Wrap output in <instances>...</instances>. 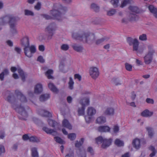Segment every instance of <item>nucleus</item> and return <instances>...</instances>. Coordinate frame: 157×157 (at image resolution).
<instances>
[{
  "mask_svg": "<svg viewBox=\"0 0 157 157\" xmlns=\"http://www.w3.org/2000/svg\"><path fill=\"white\" fill-rule=\"evenodd\" d=\"M9 74V70L7 69H4L0 74V79L2 81L4 80V76L8 75Z\"/></svg>",
  "mask_w": 157,
  "mask_h": 157,
  "instance_id": "obj_28",
  "label": "nucleus"
},
{
  "mask_svg": "<svg viewBox=\"0 0 157 157\" xmlns=\"http://www.w3.org/2000/svg\"><path fill=\"white\" fill-rule=\"evenodd\" d=\"M110 128L107 126H101L98 127V130L100 132H109Z\"/></svg>",
  "mask_w": 157,
  "mask_h": 157,
  "instance_id": "obj_18",
  "label": "nucleus"
},
{
  "mask_svg": "<svg viewBox=\"0 0 157 157\" xmlns=\"http://www.w3.org/2000/svg\"><path fill=\"white\" fill-rule=\"evenodd\" d=\"M128 9L131 12L136 13H138L140 12V9L136 6H130L129 7Z\"/></svg>",
  "mask_w": 157,
  "mask_h": 157,
  "instance_id": "obj_21",
  "label": "nucleus"
},
{
  "mask_svg": "<svg viewBox=\"0 0 157 157\" xmlns=\"http://www.w3.org/2000/svg\"><path fill=\"white\" fill-rule=\"evenodd\" d=\"M38 111L39 113L42 116L48 117H52L51 113L46 110L40 109L38 110Z\"/></svg>",
  "mask_w": 157,
  "mask_h": 157,
  "instance_id": "obj_15",
  "label": "nucleus"
},
{
  "mask_svg": "<svg viewBox=\"0 0 157 157\" xmlns=\"http://www.w3.org/2000/svg\"><path fill=\"white\" fill-rule=\"evenodd\" d=\"M5 152V149L4 146L2 145H0V155Z\"/></svg>",
  "mask_w": 157,
  "mask_h": 157,
  "instance_id": "obj_58",
  "label": "nucleus"
},
{
  "mask_svg": "<svg viewBox=\"0 0 157 157\" xmlns=\"http://www.w3.org/2000/svg\"><path fill=\"white\" fill-rule=\"evenodd\" d=\"M127 41L130 46L133 45L132 50L133 51H135L137 54L143 53L144 48L143 47H139V42L137 39L128 37L127 38Z\"/></svg>",
  "mask_w": 157,
  "mask_h": 157,
  "instance_id": "obj_4",
  "label": "nucleus"
},
{
  "mask_svg": "<svg viewBox=\"0 0 157 157\" xmlns=\"http://www.w3.org/2000/svg\"><path fill=\"white\" fill-rule=\"evenodd\" d=\"M71 47L75 51L79 52H82L83 49V48L82 45L77 44H73Z\"/></svg>",
  "mask_w": 157,
  "mask_h": 157,
  "instance_id": "obj_14",
  "label": "nucleus"
},
{
  "mask_svg": "<svg viewBox=\"0 0 157 157\" xmlns=\"http://www.w3.org/2000/svg\"><path fill=\"white\" fill-rule=\"evenodd\" d=\"M60 48L62 50L66 51L68 49L69 46L67 44H63L61 46Z\"/></svg>",
  "mask_w": 157,
  "mask_h": 157,
  "instance_id": "obj_55",
  "label": "nucleus"
},
{
  "mask_svg": "<svg viewBox=\"0 0 157 157\" xmlns=\"http://www.w3.org/2000/svg\"><path fill=\"white\" fill-rule=\"evenodd\" d=\"M17 71L19 75L21 77L22 80L25 81V74L21 68L17 69Z\"/></svg>",
  "mask_w": 157,
  "mask_h": 157,
  "instance_id": "obj_31",
  "label": "nucleus"
},
{
  "mask_svg": "<svg viewBox=\"0 0 157 157\" xmlns=\"http://www.w3.org/2000/svg\"><path fill=\"white\" fill-rule=\"evenodd\" d=\"M132 144L133 147L136 149H138L140 147V141L139 139H136L133 140Z\"/></svg>",
  "mask_w": 157,
  "mask_h": 157,
  "instance_id": "obj_20",
  "label": "nucleus"
},
{
  "mask_svg": "<svg viewBox=\"0 0 157 157\" xmlns=\"http://www.w3.org/2000/svg\"><path fill=\"white\" fill-rule=\"evenodd\" d=\"M74 153L73 151H70L69 153L67 154L65 157H74Z\"/></svg>",
  "mask_w": 157,
  "mask_h": 157,
  "instance_id": "obj_61",
  "label": "nucleus"
},
{
  "mask_svg": "<svg viewBox=\"0 0 157 157\" xmlns=\"http://www.w3.org/2000/svg\"><path fill=\"white\" fill-rule=\"evenodd\" d=\"M149 149L152 152L150 155V157H153L155 155L156 152L155 148L151 146L149 147Z\"/></svg>",
  "mask_w": 157,
  "mask_h": 157,
  "instance_id": "obj_42",
  "label": "nucleus"
},
{
  "mask_svg": "<svg viewBox=\"0 0 157 157\" xmlns=\"http://www.w3.org/2000/svg\"><path fill=\"white\" fill-rule=\"evenodd\" d=\"M112 140L111 138L107 139L104 138L101 147L103 149H105L109 146L111 144Z\"/></svg>",
  "mask_w": 157,
  "mask_h": 157,
  "instance_id": "obj_10",
  "label": "nucleus"
},
{
  "mask_svg": "<svg viewBox=\"0 0 157 157\" xmlns=\"http://www.w3.org/2000/svg\"><path fill=\"white\" fill-rule=\"evenodd\" d=\"M68 84L69 89L71 90L73 89V85L74 84V82L71 77H70L69 78V81Z\"/></svg>",
  "mask_w": 157,
  "mask_h": 157,
  "instance_id": "obj_50",
  "label": "nucleus"
},
{
  "mask_svg": "<svg viewBox=\"0 0 157 157\" xmlns=\"http://www.w3.org/2000/svg\"><path fill=\"white\" fill-rule=\"evenodd\" d=\"M139 39L140 40L142 41L146 40L147 39L146 34H143L142 35H140L139 36Z\"/></svg>",
  "mask_w": 157,
  "mask_h": 157,
  "instance_id": "obj_56",
  "label": "nucleus"
},
{
  "mask_svg": "<svg viewBox=\"0 0 157 157\" xmlns=\"http://www.w3.org/2000/svg\"><path fill=\"white\" fill-rule=\"evenodd\" d=\"M113 132L115 133H117L119 130V127L117 125H115L113 128Z\"/></svg>",
  "mask_w": 157,
  "mask_h": 157,
  "instance_id": "obj_64",
  "label": "nucleus"
},
{
  "mask_svg": "<svg viewBox=\"0 0 157 157\" xmlns=\"http://www.w3.org/2000/svg\"><path fill=\"white\" fill-rule=\"evenodd\" d=\"M89 99L88 98H84L81 100L80 101V103L82 106L85 107L86 106L88 105L89 104Z\"/></svg>",
  "mask_w": 157,
  "mask_h": 157,
  "instance_id": "obj_23",
  "label": "nucleus"
},
{
  "mask_svg": "<svg viewBox=\"0 0 157 157\" xmlns=\"http://www.w3.org/2000/svg\"><path fill=\"white\" fill-rule=\"evenodd\" d=\"M129 19L130 21H136L138 20L139 17L136 14L130 13L129 15Z\"/></svg>",
  "mask_w": 157,
  "mask_h": 157,
  "instance_id": "obj_25",
  "label": "nucleus"
},
{
  "mask_svg": "<svg viewBox=\"0 0 157 157\" xmlns=\"http://www.w3.org/2000/svg\"><path fill=\"white\" fill-rule=\"evenodd\" d=\"M111 82L116 85L121 84V82L118 78H115L112 79Z\"/></svg>",
  "mask_w": 157,
  "mask_h": 157,
  "instance_id": "obj_46",
  "label": "nucleus"
},
{
  "mask_svg": "<svg viewBox=\"0 0 157 157\" xmlns=\"http://www.w3.org/2000/svg\"><path fill=\"white\" fill-rule=\"evenodd\" d=\"M41 3L40 2H38L36 5L34 6L35 9L37 10H39L41 8Z\"/></svg>",
  "mask_w": 157,
  "mask_h": 157,
  "instance_id": "obj_59",
  "label": "nucleus"
},
{
  "mask_svg": "<svg viewBox=\"0 0 157 157\" xmlns=\"http://www.w3.org/2000/svg\"><path fill=\"white\" fill-rule=\"evenodd\" d=\"M29 140L30 142H38L40 141L39 139L37 137L34 136L30 137Z\"/></svg>",
  "mask_w": 157,
  "mask_h": 157,
  "instance_id": "obj_48",
  "label": "nucleus"
},
{
  "mask_svg": "<svg viewBox=\"0 0 157 157\" xmlns=\"http://www.w3.org/2000/svg\"><path fill=\"white\" fill-rule=\"evenodd\" d=\"M67 10L66 7H63L61 5H59L57 10L53 9L50 11V14L51 16L47 14H43L41 15L47 20L54 19L61 20L62 19L63 15Z\"/></svg>",
  "mask_w": 157,
  "mask_h": 157,
  "instance_id": "obj_3",
  "label": "nucleus"
},
{
  "mask_svg": "<svg viewBox=\"0 0 157 157\" xmlns=\"http://www.w3.org/2000/svg\"><path fill=\"white\" fill-rule=\"evenodd\" d=\"M148 8L150 12L153 13L155 17L157 18V8L152 5H150Z\"/></svg>",
  "mask_w": 157,
  "mask_h": 157,
  "instance_id": "obj_19",
  "label": "nucleus"
},
{
  "mask_svg": "<svg viewBox=\"0 0 157 157\" xmlns=\"http://www.w3.org/2000/svg\"><path fill=\"white\" fill-rule=\"evenodd\" d=\"M91 8L96 12H98L99 11V6H97V5L95 4H92L91 6Z\"/></svg>",
  "mask_w": 157,
  "mask_h": 157,
  "instance_id": "obj_45",
  "label": "nucleus"
},
{
  "mask_svg": "<svg viewBox=\"0 0 157 157\" xmlns=\"http://www.w3.org/2000/svg\"><path fill=\"white\" fill-rule=\"evenodd\" d=\"M118 2L119 0H111L110 1L111 3L115 8L117 7Z\"/></svg>",
  "mask_w": 157,
  "mask_h": 157,
  "instance_id": "obj_53",
  "label": "nucleus"
},
{
  "mask_svg": "<svg viewBox=\"0 0 157 157\" xmlns=\"http://www.w3.org/2000/svg\"><path fill=\"white\" fill-rule=\"evenodd\" d=\"M37 61L41 63H43L44 62V60L43 59V57L41 56H39L37 58Z\"/></svg>",
  "mask_w": 157,
  "mask_h": 157,
  "instance_id": "obj_63",
  "label": "nucleus"
},
{
  "mask_svg": "<svg viewBox=\"0 0 157 157\" xmlns=\"http://www.w3.org/2000/svg\"><path fill=\"white\" fill-rule=\"evenodd\" d=\"M68 138L71 140H75L76 138V135L74 133L69 134L68 135Z\"/></svg>",
  "mask_w": 157,
  "mask_h": 157,
  "instance_id": "obj_49",
  "label": "nucleus"
},
{
  "mask_svg": "<svg viewBox=\"0 0 157 157\" xmlns=\"http://www.w3.org/2000/svg\"><path fill=\"white\" fill-rule=\"evenodd\" d=\"M110 39V37L105 36L100 39H98L96 41V44H99L105 41H107Z\"/></svg>",
  "mask_w": 157,
  "mask_h": 157,
  "instance_id": "obj_33",
  "label": "nucleus"
},
{
  "mask_svg": "<svg viewBox=\"0 0 157 157\" xmlns=\"http://www.w3.org/2000/svg\"><path fill=\"white\" fill-rule=\"evenodd\" d=\"M43 130L47 133L52 134L53 135L56 133V132L55 130L46 127H44Z\"/></svg>",
  "mask_w": 157,
  "mask_h": 157,
  "instance_id": "obj_26",
  "label": "nucleus"
},
{
  "mask_svg": "<svg viewBox=\"0 0 157 157\" xmlns=\"http://www.w3.org/2000/svg\"><path fill=\"white\" fill-rule=\"evenodd\" d=\"M84 141V139L82 138L79 141H76L75 142V146L77 147H80L83 144Z\"/></svg>",
  "mask_w": 157,
  "mask_h": 157,
  "instance_id": "obj_41",
  "label": "nucleus"
},
{
  "mask_svg": "<svg viewBox=\"0 0 157 157\" xmlns=\"http://www.w3.org/2000/svg\"><path fill=\"white\" fill-rule=\"evenodd\" d=\"M32 156V157H38V154L36 148H32L31 149Z\"/></svg>",
  "mask_w": 157,
  "mask_h": 157,
  "instance_id": "obj_37",
  "label": "nucleus"
},
{
  "mask_svg": "<svg viewBox=\"0 0 157 157\" xmlns=\"http://www.w3.org/2000/svg\"><path fill=\"white\" fill-rule=\"evenodd\" d=\"M96 121L99 124H104L106 121L105 117L102 116L99 117L97 119Z\"/></svg>",
  "mask_w": 157,
  "mask_h": 157,
  "instance_id": "obj_29",
  "label": "nucleus"
},
{
  "mask_svg": "<svg viewBox=\"0 0 157 157\" xmlns=\"http://www.w3.org/2000/svg\"><path fill=\"white\" fill-rule=\"evenodd\" d=\"M62 126L65 127L69 130H71L72 128V126L70 123L69 121L66 119L63 120L62 122Z\"/></svg>",
  "mask_w": 157,
  "mask_h": 157,
  "instance_id": "obj_17",
  "label": "nucleus"
},
{
  "mask_svg": "<svg viewBox=\"0 0 157 157\" xmlns=\"http://www.w3.org/2000/svg\"><path fill=\"white\" fill-rule=\"evenodd\" d=\"M96 110L93 107H89L87 110V114L89 116H92L95 114Z\"/></svg>",
  "mask_w": 157,
  "mask_h": 157,
  "instance_id": "obj_24",
  "label": "nucleus"
},
{
  "mask_svg": "<svg viewBox=\"0 0 157 157\" xmlns=\"http://www.w3.org/2000/svg\"><path fill=\"white\" fill-rule=\"evenodd\" d=\"M49 97L50 96L49 94H44L40 96V100L41 101H44L47 100Z\"/></svg>",
  "mask_w": 157,
  "mask_h": 157,
  "instance_id": "obj_34",
  "label": "nucleus"
},
{
  "mask_svg": "<svg viewBox=\"0 0 157 157\" xmlns=\"http://www.w3.org/2000/svg\"><path fill=\"white\" fill-rule=\"evenodd\" d=\"M146 101L148 104H153L154 103V101L153 99L150 98H147Z\"/></svg>",
  "mask_w": 157,
  "mask_h": 157,
  "instance_id": "obj_57",
  "label": "nucleus"
},
{
  "mask_svg": "<svg viewBox=\"0 0 157 157\" xmlns=\"http://www.w3.org/2000/svg\"><path fill=\"white\" fill-rule=\"evenodd\" d=\"M49 125L53 128H54L56 126L58 125V124L55 121L51 119H48V120Z\"/></svg>",
  "mask_w": 157,
  "mask_h": 157,
  "instance_id": "obj_35",
  "label": "nucleus"
},
{
  "mask_svg": "<svg viewBox=\"0 0 157 157\" xmlns=\"http://www.w3.org/2000/svg\"><path fill=\"white\" fill-rule=\"evenodd\" d=\"M21 44L24 48L30 46L29 39L28 36L24 37L21 40Z\"/></svg>",
  "mask_w": 157,
  "mask_h": 157,
  "instance_id": "obj_11",
  "label": "nucleus"
},
{
  "mask_svg": "<svg viewBox=\"0 0 157 157\" xmlns=\"http://www.w3.org/2000/svg\"><path fill=\"white\" fill-rule=\"evenodd\" d=\"M16 26H13L12 25L10 26V32L13 36L17 33V31L16 28Z\"/></svg>",
  "mask_w": 157,
  "mask_h": 157,
  "instance_id": "obj_36",
  "label": "nucleus"
},
{
  "mask_svg": "<svg viewBox=\"0 0 157 157\" xmlns=\"http://www.w3.org/2000/svg\"><path fill=\"white\" fill-rule=\"evenodd\" d=\"M55 140L59 144H64V141L60 137H54Z\"/></svg>",
  "mask_w": 157,
  "mask_h": 157,
  "instance_id": "obj_52",
  "label": "nucleus"
},
{
  "mask_svg": "<svg viewBox=\"0 0 157 157\" xmlns=\"http://www.w3.org/2000/svg\"><path fill=\"white\" fill-rule=\"evenodd\" d=\"M72 36L75 40L90 44H93L95 39V36L94 33L83 30L73 32Z\"/></svg>",
  "mask_w": 157,
  "mask_h": 157,
  "instance_id": "obj_1",
  "label": "nucleus"
},
{
  "mask_svg": "<svg viewBox=\"0 0 157 157\" xmlns=\"http://www.w3.org/2000/svg\"><path fill=\"white\" fill-rule=\"evenodd\" d=\"M104 139V138L102 137L99 136L96 139V142L98 144H99L101 143L102 144Z\"/></svg>",
  "mask_w": 157,
  "mask_h": 157,
  "instance_id": "obj_47",
  "label": "nucleus"
},
{
  "mask_svg": "<svg viewBox=\"0 0 157 157\" xmlns=\"http://www.w3.org/2000/svg\"><path fill=\"white\" fill-rule=\"evenodd\" d=\"M24 14L26 16H33L34 15V13L29 10L25 9L24 11Z\"/></svg>",
  "mask_w": 157,
  "mask_h": 157,
  "instance_id": "obj_43",
  "label": "nucleus"
},
{
  "mask_svg": "<svg viewBox=\"0 0 157 157\" xmlns=\"http://www.w3.org/2000/svg\"><path fill=\"white\" fill-rule=\"evenodd\" d=\"M53 73V71L52 69L48 70L45 73V75L49 79H53V77L51 75Z\"/></svg>",
  "mask_w": 157,
  "mask_h": 157,
  "instance_id": "obj_32",
  "label": "nucleus"
},
{
  "mask_svg": "<svg viewBox=\"0 0 157 157\" xmlns=\"http://www.w3.org/2000/svg\"><path fill=\"white\" fill-rule=\"evenodd\" d=\"M15 94L17 96L18 99H17V100L18 101V102L17 104L19 106H21L28 113L26 109H29V107L28 106H26L25 108L23 106H21V104L20 103L21 102L22 103L26 102L27 101V99L25 96L23 94L21 91L18 90H16L15 91Z\"/></svg>",
  "mask_w": 157,
  "mask_h": 157,
  "instance_id": "obj_6",
  "label": "nucleus"
},
{
  "mask_svg": "<svg viewBox=\"0 0 157 157\" xmlns=\"http://www.w3.org/2000/svg\"><path fill=\"white\" fill-rule=\"evenodd\" d=\"M115 144L118 146L121 147L123 146L124 143L120 139H117L115 141Z\"/></svg>",
  "mask_w": 157,
  "mask_h": 157,
  "instance_id": "obj_44",
  "label": "nucleus"
},
{
  "mask_svg": "<svg viewBox=\"0 0 157 157\" xmlns=\"http://www.w3.org/2000/svg\"><path fill=\"white\" fill-rule=\"evenodd\" d=\"M85 119L86 122L89 123L91 121V118L88 115V116H86L85 117Z\"/></svg>",
  "mask_w": 157,
  "mask_h": 157,
  "instance_id": "obj_62",
  "label": "nucleus"
},
{
  "mask_svg": "<svg viewBox=\"0 0 157 157\" xmlns=\"http://www.w3.org/2000/svg\"><path fill=\"white\" fill-rule=\"evenodd\" d=\"M6 94L8 95L6 100L11 104V106L13 109L23 117L22 118V119L25 120V118L28 116L27 113L24 109L23 108L20 106H19L17 104L18 102V101L17 100V99L15 98L12 93L10 91H7Z\"/></svg>",
  "mask_w": 157,
  "mask_h": 157,
  "instance_id": "obj_2",
  "label": "nucleus"
},
{
  "mask_svg": "<svg viewBox=\"0 0 157 157\" xmlns=\"http://www.w3.org/2000/svg\"><path fill=\"white\" fill-rule=\"evenodd\" d=\"M48 86L49 89L54 92H56L58 90L55 86L52 83H49L48 84Z\"/></svg>",
  "mask_w": 157,
  "mask_h": 157,
  "instance_id": "obj_30",
  "label": "nucleus"
},
{
  "mask_svg": "<svg viewBox=\"0 0 157 157\" xmlns=\"http://www.w3.org/2000/svg\"><path fill=\"white\" fill-rule=\"evenodd\" d=\"M9 15L0 18V25H4L9 22Z\"/></svg>",
  "mask_w": 157,
  "mask_h": 157,
  "instance_id": "obj_16",
  "label": "nucleus"
},
{
  "mask_svg": "<svg viewBox=\"0 0 157 157\" xmlns=\"http://www.w3.org/2000/svg\"><path fill=\"white\" fill-rule=\"evenodd\" d=\"M114 113V110L113 108H107L104 112V114L109 115H113Z\"/></svg>",
  "mask_w": 157,
  "mask_h": 157,
  "instance_id": "obj_27",
  "label": "nucleus"
},
{
  "mask_svg": "<svg viewBox=\"0 0 157 157\" xmlns=\"http://www.w3.org/2000/svg\"><path fill=\"white\" fill-rule=\"evenodd\" d=\"M146 129L148 132L149 137L151 138L154 134L152 128L150 127H147L146 128Z\"/></svg>",
  "mask_w": 157,
  "mask_h": 157,
  "instance_id": "obj_40",
  "label": "nucleus"
},
{
  "mask_svg": "<svg viewBox=\"0 0 157 157\" xmlns=\"http://www.w3.org/2000/svg\"><path fill=\"white\" fill-rule=\"evenodd\" d=\"M9 22L10 26L12 25L13 26L16 25V17L12 15H9Z\"/></svg>",
  "mask_w": 157,
  "mask_h": 157,
  "instance_id": "obj_13",
  "label": "nucleus"
},
{
  "mask_svg": "<svg viewBox=\"0 0 157 157\" xmlns=\"http://www.w3.org/2000/svg\"><path fill=\"white\" fill-rule=\"evenodd\" d=\"M132 2V0H124L121 3V7L123 8L127 5L131 4Z\"/></svg>",
  "mask_w": 157,
  "mask_h": 157,
  "instance_id": "obj_38",
  "label": "nucleus"
},
{
  "mask_svg": "<svg viewBox=\"0 0 157 157\" xmlns=\"http://www.w3.org/2000/svg\"><path fill=\"white\" fill-rule=\"evenodd\" d=\"M56 28V25L55 24L52 23L50 24L45 29L46 33L48 34V39L50 40L52 38V36L54 34V31Z\"/></svg>",
  "mask_w": 157,
  "mask_h": 157,
  "instance_id": "obj_8",
  "label": "nucleus"
},
{
  "mask_svg": "<svg viewBox=\"0 0 157 157\" xmlns=\"http://www.w3.org/2000/svg\"><path fill=\"white\" fill-rule=\"evenodd\" d=\"M153 114V113L150 112L148 109H146L141 113V115L144 117H148L151 116Z\"/></svg>",
  "mask_w": 157,
  "mask_h": 157,
  "instance_id": "obj_22",
  "label": "nucleus"
},
{
  "mask_svg": "<svg viewBox=\"0 0 157 157\" xmlns=\"http://www.w3.org/2000/svg\"><path fill=\"white\" fill-rule=\"evenodd\" d=\"M43 91V86L41 84H37L34 87V93L36 94L41 93Z\"/></svg>",
  "mask_w": 157,
  "mask_h": 157,
  "instance_id": "obj_12",
  "label": "nucleus"
},
{
  "mask_svg": "<svg viewBox=\"0 0 157 157\" xmlns=\"http://www.w3.org/2000/svg\"><path fill=\"white\" fill-rule=\"evenodd\" d=\"M147 48V53L144 57V59L145 63L146 64H149L152 62L153 56L155 52V51L152 44L148 45Z\"/></svg>",
  "mask_w": 157,
  "mask_h": 157,
  "instance_id": "obj_5",
  "label": "nucleus"
},
{
  "mask_svg": "<svg viewBox=\"0 0 157 157\" xmlns=\"http://www.w3.org/2000/svg\"><path fill=\"white\" fill-rule=\"evenodd\" d=\"M87 151L89 152L91 155H93L94 154V151L92 148L91 147H89L87 149Z\"/></svg>",
  "mask_w": 157,
  "mask_h": 157,
  "instance_id": "obj_60",
  "label": "nucleus"
},
{
  "mask_svg": "<svg viewBox=\"0 0 157 157\" xmlns=\"http://www.w3.org/2000/svg\"><path fill=\"white\" fill-rule=\"evenodd\" d=\"M85 107L84 106H82L81 108H79L78 109V114L79 115H83L84 114V110Z\"/></svg>",
  "mask_w": 157,
  "mask_h": 157,
  "instance_id": "obj_39",
  "label": "nucleus"
},
{
  "mask_svg": "<svg viewBox=\"0 0 157 157\" xmlns=\"http://www.w3.org/2000/svg\"><path fill=\"white\" fill-rule=\"evenodd\" d=\"M89 73L93 78L96 79L99 75L98 69L96 67H92L90 68Z\"/></svg>",
  "mask_w": 157,
  "mask_h": 157,
  "instance_id": "obj_9",
  "label": "nucleus"
},
{
  "mask_svg": "<svg viewBox=\"0 0 157 157\" xmlns=\"http://www.w3.org/2000/svg\"><path fill=\"white\" fill-rule=\"evenodd\" d=\"M23 50L25 55L29 58L31 57L36 51V47L34 45L24 48Z\"/></svg>",
  "mask_w": 157,
  "mask_h": 157,
  "instance_id": "obj_7",
  "label": "nucleus"
},
{
  "mask_svg": "<svg viewBox=\"0 0 157 157\" xmlns=\"http://www.w3.org/2000/svg\"><path fill=\"white\" fill-rule=\"evenodd\" d=\"M126 69L128 71H131L132 70V66L131 65L128 63H126L125 64Z\"/></svg>",
  "mask_w": 157,
  "mask_h": 157,
  "instance_id": "obj_54",
  "label": "nucleus"
},
{
  "mask_svg": "<svg viewBox=\"0 0 157 157\" xmlns=\"http://www.w3.org/2000/svg\"><path fill=\"white\" fill-rule=\"evenodd\" d=\"M116 12V10L114 9H112L110 10L107 11V14L109 16H112L115 14Z\"/></svg>",
  "mask_w": 157,
  "mask_h": 157,
  "instance_id": "obj_51",
  "label": "nucleus"
}]
</instances>
